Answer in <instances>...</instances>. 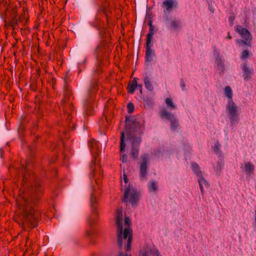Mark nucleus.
Returning a JSON list of instances; mask_svg holds the SVG:
<instances>
[{"mask_svg":"<svg viewBox=\"0 0 256 256\" xmlns=\"http://www.w3.org/2000/svg\"><path fill=\"white\" fill-rule=\"evenodd\" d=\"M40 192L38 182H34L32 184L28 192L22 197V202L18 203L22 210L21 222H18L20 224H26L33 227L36 226L39 214L35 212L33 207L38 201Z\"/></svg>","mask_w":256,"mask_h":256,"instance_id":"obj_1","label":"nucleus"},{"mask_svg":"<svg viewBox=\"0 0 256 256\" xmlns=\"http://www.w3.org/2000/svg\"><path fill=\"white\" fill-rule=\"evenodd\" d=\"M126 133L132 143L130 154L134 159H136L138 155L139 145L142 141L141 138L136 136V135L142 136L144 134V124L138 121L135 116H131L126 117Z\"/></svg>","mask_w":256,"mask_h":256,"instance_id":"obj_2","label":"nucleus"},{"mask_svg":"<svg viewBox=\"0 0 256 256\" xmlns=\"http://www.w3.org/2000/svg\"><path fill=\"white\" fill-rule=\"evenodd\" d=\"M106 50V46L104 44L98 45L96 49L94 55L97 60L96 67L94 69V76L91 79L90 86L88 88V95L83 100L84 114L88 116L94 110V95L96 90V78L95 73L100 71V62L102 60V55Z\"/></svg>","mask_w":256,"mask_h":256,"instance_id":"obj_3","label":"nucleus"},{"mask_svg":"<svg viewBox=\"0 0 256 256\" xmlns=\"http://www.w3.org/2000/svg\"><path fill=\"white\" fill-rule=\"evenodd\" d=\"M176 0H164L161 8L163 11L164 24L171 34H178L182 29V24L178 18L170 16L177 8Z\"/></svg>","mask_w":256,"mask_h":256,"instance_id":"obj_4","label":"nucleus"},{"mask_svg":"<svg viewBox=\"0 0 256 256\" xmlns=\"http://www.w3.org/2000/svg\"><path fill=\"white\" fill-rule=\"evenodd\" d=\"M122 213L121 210H117V215L116 218V224L118 226V242L120 248L122 246V240H127L126 245L125 246L127 252L124 254L122 252H120L118 256H130L128 253V250L131 249L132 236L131 230L128 226L130 224V220L128 217H126L124 223L127 226L124 229L122 226Z\"/></svg>","mask_w":256,"mask_h":256,"instance_id":"obj_5","label":"nucleus"},{"mask_svg":"<svg viewBox=\"0 0 256 256\" xmlns=\"http://www.w3.org/2000/svg\"><path fill=\"white\" fill-rule=\"evenodd\" d=\"M64 98L62 100V110L65 114L66 116V120L68 124V126L70 128H72V130L74 129L75 126H74V122H72V126H71L70 124H69V122H70L71 120V116L70 114V111H71L72 110V106H71V104L70 102V92L68 90V88L66 86L65 84L64 86Z\"/></svg>","mask_w":256,"mask_h":256,"instance_id":"obj_6","label":"nucleus"},{"mask_svg":"<svg viewBox=\"0 0 256 256\" xmlns=\"http://www.w3.org/2000/svg\"><path fill=\"white\" fill-rule=\"evenodd\" d=\"M150 161V158L148 154H144L141 156L139 162V177L141 180H146L148 179V176L149 172Z\"/></svg>","mask_w":256,"mask_h":256,"instance_id":"obj_7","label":"nucleus"},{"mask_svg":"<svg viewBox=\"0 0 256 256\" xmlns=\"http://www.w3.org/2000/svg\"><path fill=\"white\" fill-rule=\"evenodd\" d=\"M138 200V195L136 190L130 186L126 188L124 192L122 202H126L129 201L132 206L136 207Z\"/></svg>","mask_w":256,"mask_h":256,"instance_id":"obj_8","label":"nucleus"},{"mask_svg":"<svg viewBox=\"0 0 256 256\" xmlns=\"http://www.w3.org/2000/svg\"><path fill=\"white\" fill-rule=\"evenodd\" d=\"M160 116L162 119L166 120L170 122V128L172 130H176L178 128L179 123L178 120L165 107H163L160 109Z\"/></svg>","mask_w":256,"mask_h":256,"instance_id":"obj_9","label":"nucleus"},{"mask_svg":"<svg viewBox=\"0 0 256 256\" xmlns=\"http://www.w3.org/2000/svg\"><path fill=\"white\" fill-rule=\"evenodd\" d=\"M226 110L232 126L234 125L238 120V108L232 100H228Z\"/></svg>","mask_w":256,"mask_h":256,"instance_id":"obj_10","label":"nucleus"},{"mask_svg":"<svg viewBox=\"0 0 256 256\" xmlns=\"http://www.w3.org/2000/svg\"><path fill=\"white\" fill-rule=\"evenodd\" d=\"M96 198H97L96 194L94 192H92V193L90 195V203L92 212V214L88 218V222L90 226L96 220V216L97 214L96 208V204L97 203Z\"/></svg>","mask_w":256,"mask_h":256,"instance_id":"obj_11","label":"nucleus"},{"mask_svg":"<svg viewBox=\"0 0 256 256\" xmlns=\"http://www.w3.org/2000/svg\"><path fill=\"white\" fill-rule=\"evenodd\" d=\"M152 46L153 44H146L145 63L147 66L156 58L154 50L152 49Z\"/></svg>","mask_w":256,"mask_h":256,"instance_id":"obj_12","label":"nucleus"},{"mask_svg":"<svg viewBox=\"0 0 256 256\" xmlns=\"http://www.w3.org/2000/svg\"><path fill=\"white\" fill-rule=\"evenodd\" d=\"M238 32L244 40H240L244 44H248V42H250L252 40V36L250 32L246 28H238Z\"/></svg>","mask_w":256,"mask_h":256,"instance_id":"obj_13","label":"nucleus"},{"mask_svg":"<svg viewBox=\"0 0 256 256\" xmlns=\"http://www.w3.org/2000/svg\"><path fill=\"white\" fill-rule=\"evenodd\" d=\"M140 256H161L158 250L154 247L146 246L141 252Z\"/></svg>","mask_w":256,"mask_h":256,"instance_id":"obj_14","label":"nucleus"},{"mask_svg":"<svg viewBox=\"0 0 256 256\" xmlns=\"http://www.w3.org/2000/svg\"><path fill=\"white\" fill-rule=\"evenodd\" d=\"M198 182L202 194L204 192V188H207L208 186V183L206 180L202 176H200L198 177Z\"/></svg>","mask_w":256,"mask_h":256,"instance_id":"obj_15","label":"nucleus"},{"mask_svg":"<svg viewBox=\"0 0 256 256\" xmlns=\"http://www.w3.org/2000/svg\"><path fill=\"white\" fill-rule=\"evenodd\" d=\"M148 188L150 192L156 193L158 189L157 182L155 180H151L148 184Z\"/></svg>","mask_w":256,"mask_h":256,"instance_id":"obj_16","label":"nucleus"},{"mask_svg":"<svg viewBox=\"0 0 256 256\" xmlns=\"http://www.w3.org/2000/svg\"><path fill=\"white\" fill-rule=\"evenodd\" d=\"M90 146L91 148L92 152L94 155L97 154L99 152V143L94 140H92L90 142Z\"/></svg>","mask_w":256,"mask_h":256,"instance_id":"obj_17","label":"nucleus"},{"mask_svg":"<svg viewBox=\"0 0 256 256\" xmlns=\"http://www.w3.org/2000/svg\"><path fill=\"white\" fill-rule=\"evenodd\" d=\"M216 64L218 68L221 72H223L224 70V66L223 60L219 55H217L216 58Z\"/></svg>","mask_w":256,"mask_h":256,"instance_id":"obj_18","label":"nucleus"},{"mask_svg":"<svg viewBox=\"0 0 256 256\" xmlns=\"http://www.w3.org/2000/svg\"><path fill=\"white\" fill-rule=\"evenodd\" d=\"M244 169L246 174L250 175L254 172V167L250 162H248L244 164Z\"/></svg>","mask_w":256,"mask_h":256,"instance_id":"obj_19","label":"nucleus"},{"mask_svg":"<svg viewBox=\"0 0 256 256\" xmlns=\"http://www.w3.org/2000/svg\"><path fill=\"white\" fill-rule=\"evenodd\" d=\"M137 78H134L132 82L130 83L128 86V92L130 94H133L138 86V83L136 82Z\"/></svg>","mask_w":256,"mask_h":256,"instance_id":"obj_20","label":"nucleus"},{"mask_svg":"<svg viewBox=\"0 0 256 256\" xmlns=\"http://www.w3.org/2000/svg\"><path fill=\"white\" fill-rule=\"evenodd\" d=\"M154 28H149V32L146 36V44H153L152 41V36L155 32Z\"/></svg>","mask_w":256,"mask_h":256,"instance_id":"obj_21","label":"nucleus"},{"mask_svg":"<svg viewBox=\"0 0 256 256\" xmlns=\"http://www.w3.org/2000/svg\"><path fill=\"white\" fill-rule=\"evenodd\" d=\"M242 70L244 72L243 77L244 80L248 79L250 78V75L252 74L251 70L247 66L246 64H244L242 67Z\"/></svg>","mask_w":256,"mask_h":256,"instance_id":"obj_22","label":"nucleus"},{"mask_svg":"<svg viewBox=\"0 0 256 256\" xmlns=\"http://www.w3.org/2000/svg\"><path fill=\"white\" fill-rule=\"evenodd\" d=\"M143 100L146 105L150 108H152L154 104L153 98L152 96H146L143 98Z\"/></svg>","mask_w":256,"mask_h":256,"instance_id":"obj_23","label":"nucleus"},{"mask_svg":"<svg viewBox=\"0 0 256 256\" xmlns=\"http://www.w3.org/2000/svg\"><path fill=\"white\" fill-rule=\"evenodd\" d=\"M144 84L146 88V89L152 92L154 88H153V86L151 83V82H150V78L148 76H146L144 78Z\"/></svg>","mask_w":256,"mask_h":256,"instance_id":"obj_24","label":"nucleus"},{"mask_svg":"<svg viewBox=\"0 0 256 256\" xmlns=\"http://www.w3.org/2000/svg\"><path fill=\"white\" fill-rule=\"evenodd\" d=\"M165 102L168 106V108L170 110H174L176 109V106L174 104L171 98H166L165 100Z\"/></svg>","mask_w":256,"mask_h":256,"instance_id":"obj_25","label":"nucleus"},{"mask_svg":"<svg viewBox=\"0 0 256 256\" xmlns=\"http://www.w3.org/2000/svg\"><path fill=\"white\" fill-rule=\"evenodd\" d=\"M90 168L92 170L91 174L90 176V178L92 179V178H94V182L95 183H96L97 184H98V180L96 177L97 174L96 172L95 168H94V164H92L90 166Z\"/></svg>","mask_w":256,"mask_h":256,"instance_id":"obj_26","label":"nucleus"},{"mask_svg":"<svg viewBox=\"0 0 256 256\" xmlns=\"http://www.w3.org/2000/svg\"><path fill=\"white\" fill-rule=\"evenodd\" d=\"M126 143L124 142V132H122L120 136V150L121 152H124L125 150Z\"/></svg>","mask_w":256,"mask_h":256,"instance_id":"obj_27","label":"nucleus"},{"mask_svg":"<svg viewBox=\"0 0 256 256\" xmlns=\"http://www.w3.org/2000/svg\"><path fill=\"white\" fill-rule=\"evenodd\" d=\"M192 168L193 170V172L198 175V177L200 176H202L201 174V172L200 170V167L199 166L196 164V163H192Z\"/></svg>","mask_w":256,"mask_h":256,"instance_id":"obj_28","label":"nucleus"},{"mask_svg":"<svg viewBox=\"0 0 256 256\" xmlns=\"http://www.w3.org/2000/svg\"><path fill=\"white\" fill-rule=\"evenodd\" d=\"M224 94L228 98V100H232V90L231 88L229 86H226L224 88Z\"/></svg>","mask_w":256,"mask_h":256,"instance_id":"obj_29","label":"nucleus"},{"mask_svg":"<svg viewBox=\"0 0 256 256\" xmlns=\"http://www.w3.org/2000/svg\"><path fill=\"white\" fill-rule=\"evenodd\" d=\"M224 162L222 161L218 162L216 164V174L220 175L221 170L224 167Z\"/></svg>","mask_w":256,"mask_h":256,"instance_id":"obj_30","label":"nucleus"},{"mask_svg":"<svg viewBox=\"0 0 256 256\" xmlns=\"http://www.w3.org/2000/svg\"><path fill=\"white\" fill-rule=\"evenodd\" d=\"M164 149L163 148H159L154 152V155L158 157L161 158L162 156L164 154Z\"/></svg>","mask_w":256,"mask_h":256,"instance_id":"obj_31","label":"nucleus"},{"mask_svg":"<svg viewBox=\"0 0 256 256\" xmlns=\"http://www.w3.org/2000/svg\"><path fill=\"white\" fill-rule=\"evenodd\" d=\"M16 12L14 10L12 12V20H11V23L13 26L18 24V19L16 18Z\"/></svg>","mask_w":256,"mask_h":256,"instance_id":"obj_32","label":"nucleus"},{"mask_svg":"<svg viewBox=\"0 0 256 256\" xmlns=\"http://www.w3.org/2000/svg\"><path fill=\"white\" fill-rule=\"evenodd\" d=\"M127 108L128 113H132L134 110V106L132 102L128 103Z\"/></svg>","mask_w":256,"mask_h":256,"instance_id":"obj_33","label":"nucleus"},{"mask_svg":"<svg viewBox=\"0 0 256 256\" xmlns=\"http://www.w3.org/2000/svg\"><path fill=\"white\" fill-rule=\"evenodd\" d=\"M249 52L248 50H244L242 52L241 58L242 60L246 59L248 58Z\"/></svg>","mask_w":256,"mask_h":256,"instance_id":"obj_34","label":"nucleus"},{"mask_svg":"<svg viewBox=\"0 0 256 256\" xmlns=\"http://www.w3.org/2000/svg\"><path fill=\"white\" fill-rule=\"evenodd\" d=\"M220 148V144L218 142L215 143L213 146V150L216 152H218Z\"/></svg>","mask_w":256,"mask_h":256,"instance_id":"obj_35","label":"nucleus"},{"mask_svg":"<svg viewBox=\"0 0 256 256\" xmlns=\"http://www.w3.org/2000/svg\"><path fill=\"white\" fill-rule=\"evenodd\" d=\"M121 160H122V162L126 163L128 162L127 155L126 154H122Z\"/></svg>","mask_w":256,"mask_h":256,"instance_id":"obj_36","label":"nucleus"},{"mask_svg":"<svg viewBox=\"0 0 256 256\" xmlns=\"http://www.w3.org/2000/svg\"><path fill=\"white\" fill-rule=\"evenodd\" d=\"M180 86L182 90H185V84L184 81L182 80H181L180 82Z\"/></svg>","mask_w":256,"mask_h":256,"instance_id":"obj_37","label":"nucleus"},{"mask_svg":"<svg viewBox=\"0 0 256 256\" xmlns=\"http://www.w3.org/2000/svg\"><path fill=\"white\" fill-rule=\"evenodd\" d=\"M123 178H124V182L125 184L128 183V178L126 176V175L125 174H123Z\"/></svg>","mask_w":256,"mask_h":256,"instance_id":"obj_38","label":"nucleus"},{"mask_svg":"<svg viewBox=\"0 0 256 256\" xmlns=\"http://www.w3.org/2000/svg\"><path fill=\"white\" fill-rule=\"evenodd\" d=\"M137 88H138V90H140V94H142V84H138Z\"/></svg>","mask_w":256,"mask_h":256,"instance_id":"obj_39","label":"nucleus"},{"mask_svg":"<svg viewBox=\"0 0 256 256\" xmlns=\"http://www.w3.org/2000/svg\"><path fill=\"white\" fill-rule=\"evenodd\" d=\"M84 62H78V72H79V73H80V72H81V70H82L80 68V64H83V63H84Z\"/></svg>","mask_w":256,"mask_h":256,"instance_id":"obj_40","label":"nucleus"},{"mask_svg":"<svg viewBox=\"0 0 256 256\" xmlns=\"http://www.w3.org/2000/svg\"><path fill=\"white\" fill-rule=\"evenodd\" d=\"M208 8L210 12H214V9L212 8V6L210 4H208Z\"/></svg>","mask_w":256,"mask_h":256,"instance_id":"obj_41","label":"nucleus"},{"mask_svg":"<svg viewBox=\"0 0 256 256\" xmlns=\"http://www.w3.org/2000/svg\"><path fill=\"white\" fill-rule=\"evenodd\" d=\"M148 25L149 26V28H154V26H152V21L150 20L148 22Z\"/></svg>","mask_w":256,"mask_h":256,"instance_id":"obj_42","label":"nucleus"},{"mask_svg":"<svg viewBox=\"0 0 256 256\" xmlns=\"http://www.w3.org/2000/svg\"><path fill=\"white\" fill-rule=\"evenodd\" d=\"M94 26L96 28L100 30V26H99L98 24H94Z\"/></svg>","mask_w":256,"mask_h":256,"instance_id":"obj_43","label":"nucleus"},{"mask_svg":"<svg viewBox=\"0 0 256 256\" xmlns=\"http://www.w3.org/2000/svg\"><path fill=\"white\" fill-rule=\"evenodd\" d=\"M104 30H102L100 32V35L101 36H103V31Z\"/></svg>","mask_w":256,"mask_h":256,"instance_id":"obj_44","label":"nucleus"},{"mask_svg":"<svg viewBox=\"0 0 256 256\" xmlns=\"http://www.w3.org/2000/svg\"><path fill=\"white\" fill-rule=\"evenodd\" d=\"M91 185H92V188L94 190V184H93V182H92V180H91Z\"/></svg>","mask_w":256,"mask_h":256,"instance_id":"obj_45","label":"nucleus"},{"mask_svg":"<svg viewBox=\"0 0 256 256\" xmlns=\"http://www.w3.org/2000/svg\"><path fill=\"white\" fill-rule=\"evenodd\" d=\"M228 38H229V39L232 38L231 36H230V34H228Z\"/></svg>","mask_w":256,"mask_h":256,"instance_id":"obj_46","label":"nucleus"},{"mask_svg":"<svg viewBox=\"0 0 256 256\" xmlns=\"http://www.w3.org/2000/svg\"><path fill=\"white\" fill-rule=\"evenodd\" d=\"M25 168H23V170H22V174H23V173H24L23 170H25Z\"/></svg>","mask_w":256,"mask_h":256,"instance_id":"obj_47","label":"nucleus"},{"mask_svg":"<svg viewBox=\"0 0 256 256\" xmlns=\"http://www.w3.org/2000/svg\"><path fill=\"white\" fill-rule=\"evenodd\" d=\"M88 236L89 237H90V236H91L90 234V233H88Z\"/></svg>","mask_w":256,"mask_h":256,"instance_id":"obj_48","label":"nucleus"},{"mask_svg":"<svg viewBox=\"0 0 256 256\" xmlns=\"http://www.w3.org/2000/svg\"><path fill=\"white\" fill-rule=\"evenodd\" d=\"M189 149H190V146H188V150H189Z\"/></svg>","mask_w":256,"mask_h":256,"instance_id":"obj_49","label":"nucleus"}]
</instances>
